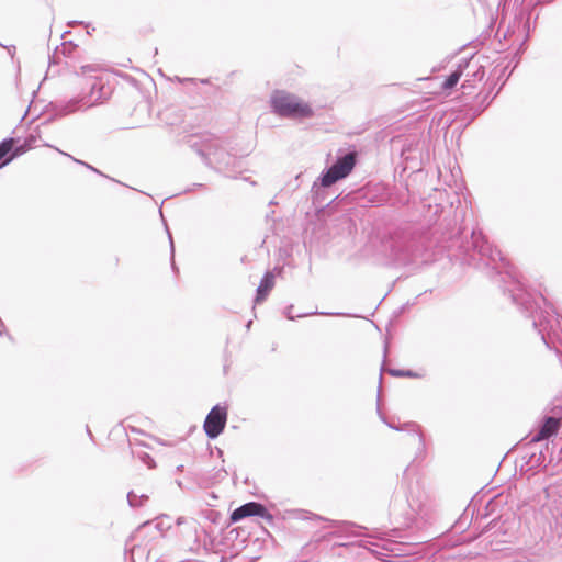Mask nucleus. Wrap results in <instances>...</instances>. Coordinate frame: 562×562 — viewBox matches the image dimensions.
I'll use <instances>...</instances> for the list:
<instances>
[{
	"instance_id": "nucleus-1",
	"label": "nucleus",
	"mask_w": 562,
	"mask_h": 562,
	"mask_svg": "<svg viewBox=\"0 0 562 562\" xmlns=\"http://www.w3.org/2000/svg\"><path fill=\"white\" fill-rule=\"evenodd\" d=\"M465 252L469 259L476 262L477 266L491 267L496 270L498 274L504 273L506 277L510 278L512 288H515V282L519 281L509 262L503 257L498 249L490 244L480 229L472 231L471 248L467 246Z\"/></svg>"
},
{
	"instance_id": "nucleus-2",
	"label": "nucleus",
	"mask_w": 562,
	"mask_h": 562,
	"mask_svg": "<svg viewBox=\"0 0 562 562\" xmlns=\"http://www.w3.org/2000/svg\"><path fill=\"white\" fill-rule=\"evenodd\" d=\"M80 70L81 75L87 77L86 86L89 91L68 101V103L63 109L65 114L72 113L80 109H89L99 103H102L109 98L110 90L105 87L103 78L100 76H90V74L97 72L99 70L98 66L85 65L81 66Z\"/></svg>"
},
{
	"instance_id": "nucleus-3",
	"label": "nucleus",
	"mask_w": 562,
	"mask_h": 562,
	"mask_svg": "<svg viewBox=\"0 0 562 562\" xmlns=\"http://www.w3.org/2000/svg\"><path fill=\"white\" fill-rule=\"evenodd\" d=\"M188 144L202 161L211 168L223 170L231 165L232 156L223 147L222 140L212 134L191 136Z\"/></svg>"
},
{
	"instance_id": "nucleus-4",
	"label": "nucleus",
	"mask_w": 562,
	"mask_h": 562,
	"mask_svg": "<svg viewBox=\"0 0 562 562\" xmlns=\"http://www.w3.org/2000/svg\"><path fill=\"white\" fill-rule=\"evenodd\" d=\"M506 291L509 292L512 301L533 318V327L541 334L546 346H549L543 335V331L547 330L546 324L549 323L548 312L541 307V304L547 305L546 299L542 295L533 296L525 289L521 281H516L515 288H507Z\"/></svg>"
},
{
	"instance_id": "nucleus-5",
	"label": "nucleus",
	"mask_w": 562,
	"mask_h": 562,
	"mask_svg": "<svg viewBox=\"0 0 562 562\" xmlns=\"http://www.w3.org/2000/svg\"><path fill=\"white\" fill-rule=\"evenodd\" d=\"M273 111L283 117H310L313 114L311 106L300 102L299 99L284 91H276L271 97Z\"/></svg>"
},
{
	"instance_id": "nucleus-6",
	"label": "nucleus",
	"mask_w": 562,
	"mask_h": 562,
	"mask_svg": "<svg viewBox=\"0 0 562 562\" xmlns=\"http://www.w3.org/2000/svg\"><path fill=\"white\" fill-rule=\"evenodd\" d=\"M357 162V153L349 151L342 156H338L337 160L322 173L319 183L324 188H328L337 181L346 178L355 168Z\"/></svg>"
},
{
	"instance_id": "nucleus-7",
	"label": "nucleus",
	"mask_w": 562,
	"mask_h": 562,
	"mask_svg": "<svg viewBox=\"0 0 562 562\" xmlns=\"http://www.w3.org/2000/svg\"><path fill=\"white\" fill-rule=\"evenodd\" d=\"M227 420V408L215 405L204 420V431L210 439L217 438L224 430Z\"/></svg>"
},
{
	"instance_id": "nucleus-8",
	"label": "nucleus",
	"mask_w": 562,
	"mask_h": 562,
	"mask_svg": "<svg viewBox=\"0 0 562 562\" xmlns=\"http://www.w3.org/2000/svg\"><path fill=\"white\" fill-rule=\"evenodd\" d=\"M561 426L562 417L546 416L542 419L538 431L530 436L529 442L535 443L549 439L558 434Z\"/></svg>"
},
{
	"instance_id": "nucleus-9",
	"label": "nucleus",
	"mask_w": 562,
	"mask_h": 562,
	"mask_svg": "<svg viewBox=\"0 0 562 562\" xmlns=\"http://www.w3.org/2000/svg\"><path fill=\"white\" fill-rule=\"evenodd\" d=\"M250 516L271 518V515L268 514L267 508L262 504L250 502L236 508L231 515V520L237 522Z\"/></svg>"
},
{
	"instance_id": "nucleus-10",
	"label": "nucleus",
	"mask_w": 562,
	"mask_h": 562,
	"mask_svg": "<svg viewBox=\"0 0 562 562\" xmlns=\"http://www.w3.org/2000/svg\"><path fill=\"white\" fill-rule=\"evenodd\" d=\"M274 276L271 272H267L257 289V295L255 299L256 303L262 302L268 295L269 291L273 288Z\"/></svg>"
},
{
	"instance_id": "nucleus-11",
	"label": "nucleus",
	"mask_w": 562,
	"mask_h": 562,
	"mask_svg": "<svg viewBox=\"0 0 562 562\" xmlns=\"http://www.w3.org/2000/svg\"><path fill=\"white\" fill-rule=\"evenodd\" d=\"M386 424L390 428L395 429L397 431L408 430V431L414 432V436H415L416 440L418 441L419 448L424 449V447H425L424 436L420 431L419 425H417L416 423H406L401 426H397L392 423H386Z\"/></svg>"
},
{
	"instance_id": "nucleus-12",
	"label": "nucleus",
	"mask_w": 562,
	"mask_h": 562,
	"mask_svg": "<svg viewBox=\"0 0 562 562\" xmlns=\"http://www.w3.org/2000/svg\"><path fill=\"white\" fill-rule=\"evenodd\" d=\"M462 75V70L459 68L454 70L452 74L448 76V78L442 83V88L445 90L452 89L459 81L460 77Z\"/></svg>"
},
{
	"instance_id": "nucleus-13",
	"label": "nucleus",
	"mask_w": 562,
	"mask_h": 562,
	"mask_svg": "<svg viewBox=\"0 0 562 562\" xmlns=\"http://www.w3.org/2000/svg\"><path fill=\"white\" fill-rule=\"evenodd\" d=\"M148 499V496L147 495H137L135 492L131 491L128 494H127V502L130 504L131 507H139L144 504L145 501Z\"/></svg>"
},
{
	"instance_id": "nucleus-14",
	"label": "nucleus",
	"mask_w": 562,
	"mask_h": 562,
	"mask_svg": "<svg viewBox=\"0 0 562 562\" xmlns=\"http://www.w3.org/2000/svg\"><path fill=\"white\" fill-rule=\"evenodd\" d=\"M389 374L396 378H419L420 375L411 370L390 369Z\"/></svg>"
},
{
	"instance_id": "nucleus-15",
	"label": "nucleus",
	"mask_w": 562,
	"mask_h": 562,
	"mask_svg": "<svg viewBox=\"0 0 562 562\" xmlns=\"http://www.w3.org/2000/svg\"><path fill=\"white\" fill-rule=\"evenodd\" d=\"M13 138H7V139H3L1 143H0V160L2 158H4L12 149L13 147Z\"/></svg>"
},
{
	"instance_id": "nucleus-16",
	"label": "nucleus",
	"mask_w": 562,
	"mask_h": 562,
	"mask_svg": "<svg viewBox=\"0 0 562 562\" xmlns=\"http://www.w3.org/2000/svg\"><path fill=\"white\" fill-rule=\"evenodd\" d=\"M136 457L143 462L148 469H154L156 467L154 459L145 451H139L136 453Z\"/></svg>"
},
{
	"instance_id": "nucleus-17",
	"label": "nucleus",
	"mask_w": 562,
	"mask_h": 562,
	"mask_svg": "<svg viewBox=\"0 0 562 562\" xmlns=\"http://www.w3.org/2000/svg\"><path fill=\"white\" fill-rule=\"evenodd\" d=\"M386 535H387L386 532H375V535L373 537L383 541V543L381 546V548L383 550L392 552L394 543L391 540L384 538V536H386Z\"/></svg>"
},
{
	"instance_id": "nucleus-18",
	"label": "nucleus",
	"mask_w": 562,
	"mask_h": 562,
	"mask_svg": "<svg viewBox=\"0 0 562 562\" xmlns=\"http://www.w3.org/2000/svg\"><path fill=\"white\" fill-rule=\"evenodd\" d=\"M159 525L156 524V525H153L151 522L147 521V522H144L143 525L139 526V528L137 529L136 531V535L134 537H138L140 533L147 531L148 529L150 528H155V529H158Z\"/></svg>"
},
{
	"instance_id": "nucleus-19",
	"label": "nucleus",
	"mask_w": 562,
	"mask_h": 562,
	"mask_svg": "<svg viewBox=\"0 0 562 562\" xmlns=\"http://www.w3.org/2000/svg\"><path fill=\"white\" fill-rule=\"evenodd\" d=\"M76 48H77V46L75 44H72V42H68V43L65 42L61 45V53L64 55H68L69 56V55L72 54V50L76 49Z\"/></svg>"
},
{
	"instance_id": "nucleus-20",
	"label": "nucleus",
	"mask_w": 562,
	"mask_h": 562,
	"mask_svg": "<svg viewBox=\"0 0 562 562\" xmlns=\"http://www.w3.org/2000/svg\"><path fill=\"white\" fill-rule=\"evenodd\" d=\"M408 504L415 514H418L422 512V508H423L422 502L415 503L414 499L408 498Z\"/></svg>"
},
{
	"instance_id": "nucleus-21",
	"label": "nucleus",
	"mask_w": 562,
	"mask_h": 562,
	"mask_svg": "<svg viewBox=\"0 0 562 562\" xmlns=\"http://www.w3.org/2000/svg\"><path fill=\"white\" fill-rule=\"evenodd\" d=\"M72 160H74L75 162L80 164V165L85 166L86 168H88V169L92 170L93 172H95V173H98V175L103 176V173H102L101 171H99L97 168L92 167L91 165H89V164H87V162H85V161H81V160H79V159H76V158H72Z\"/></svg>"
},
{
	"instance_id": "nucleus-22",
	"label": "nucleus",
	"mask_w": 562,
	"mask_h": 562,
	"mask_svg": "<svg viewBox=\"0 0 562 562\" xmlns=\"http://www.w3.org/2000/svg\"><path fill=\"white\" fill-rule=\"evenodd\" d=\"M292 308H293V306H292V305H290V306H288V307L285 308V311H284L285 316H286L289 319H291V321L295 318V316H294V315H292Z\"/></svg>"
},
{
	"instance_id": "nucleus-23",
	"label": "nucleus",
	"mask_w": 562,
	"mask_h": 562,
	"mask_svg": "<svg viewBox=\"0 0 562 562\" xmlns=\"http://www.w3.org/2000/svg\"><path fill=\"white\" fill-rule=\"evenodd\" d=\"M169 240H170V246H171V254L173 255V241H172V237H171V235H170V234H169ZM171 266H172L173 271H176V270H177V268H176V265H175V261H173V260H172Z\"/></svg>"
},
{
	"instance_id": "nucleus-24",
	"label": "nucleus",
	"mask_w": 562,
	"mask_h": 562,
	"mask_svg": "<svg viewBox=\"0 0 562 562\" xmlns=\"http://www.w3.org/2000/svg\"><path fill=\"white\" fill-rule=\"evenodd\" d=\"M8 52L12 55L15 52L14 46L7 47Z\"/></svg>"
},
{
	"instance_id": "nucleus-25",
	"label": "nucleus",
	"mask_w": 562,
	"mask_h": 562,
	"mask_svg": "<svg viewBox=\"0 0 562 562\" xmlns=\"http://www.w3.org/2000/svg\"><path fill=\"white\" fill-rule=\"evenodd\" d=\"M397 260L404 262V261H406V257H397Z\"/></svg>"
},
{
	"instance_id": "nucleus-26",
	"label": "nucleus",
	"mask_w": 562,
	"mask_h": 562,
	"mask_svg": "<svg viewBox=\"0 0 562 562\" xmlns=\"http://www.w3.org/2000/svg\"><path fill=\"white\" fill-rule=\"evenodd\" d=\"M313 313H307V314H299L297 317H303V316H307V315H312Z\"/></svg>"
},
{
	"instance_id": "nucleus-27",
	"label": "nucleus",
	"mask_w": 562,
	"mask_h": 562,
	"mask_svg": "<svg viewBox=\"0 0 562 562\" xmlns=\"http://www.w3.org/2000/svg\"><path fill=\"white\" fill-rule=\"evenodd\" d=\"M11 159H12V157H11V158H9V159H7V160L2 164V166H4V165L9 164V161H11Z\"/></svg>"
},
{
	"instance_id": "nucleus-28",
	"label": "nucleus",
	"mask_w": 562,
	"mask_h": 562,
	"mask_svg": "<svg viewBox=\"0 0 562 562\" xmlns=\"http://www.w3.org/2000/svg\"><path fill=\"white\" fill-rule=\"evenodd\" d=\"M59 154H63V150H59ZM64 155H65V153H64ZM66 156L70 157L71 159L74 158V157H71V156H70V155H68V154H66Z\"/></svg>"
},
{
	"instance_id": "nucleus-29",
	"label": "nucleus",
	"mask_w": 562,
	"mask_h": 562,
	"mask_svg": "<svg viewBox=\"0 0 562 562\" xmlns=\"http://www.w3.org/2000/svg\"><path fill=\"white\" fill-rule=\"evenodd\" d=\"M250 325H251V321H249V322H248V324H247V328H249V327H250Z\"/></svg>"
},
{
	"instance_id": "nucleus-30",
	"label": "nucleus",
	"mask_w": 562,
	"mask_h": 562,
	"mask_svg": "<svg viewBox=\"0 0 562 562\" xmlns=\"http://www.w3.org/2000/svg\"><path fill=\"white\" fill-rule=\"evenodd\" d=\"M386 351H387V348L385 347L384 348V357H386Z\"/></svg>"
}]
</instances>
